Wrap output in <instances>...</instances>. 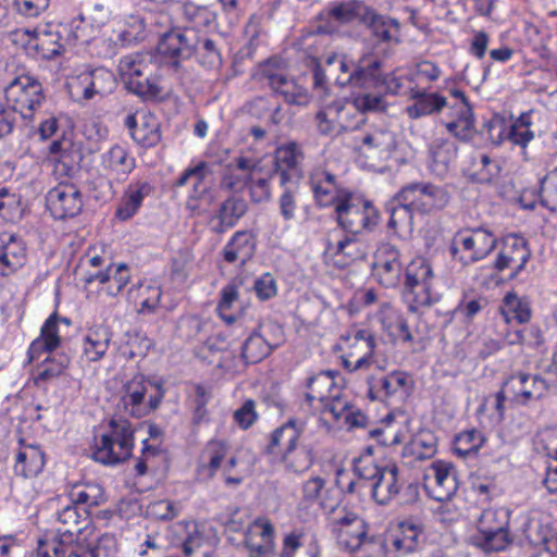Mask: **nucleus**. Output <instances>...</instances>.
<instances>
[{"label":"nucleus","mask_w":557,"mask_h":557,"mask_svg":"<svg viewBox=\"0 0 557 557\" xmlns=\"http://www.w3.org/2000/svg\"><path fill=\"white\" fill-rule=\"evenodd\" d=\"M450 95L455 102L449 104L444 96L437 92H428L425 89L417 87L409 98L413 100V103L406 108V112L411 119H420L438 113L443 108L448 107L450 120L445 122L446 129L457 139L469 141L475 134L472 107L463 91L451 89Z\"/></svg>","instance_id":"f257e3e1"},{"label":"nucleus","mask_w":557,"mask_h":557,"mask_svg":"<svg viewBox=\"0 0 557 557\" xmlns=\"http://www.w3.org/2000/svg\"><path fill=\"white\" fill-rule=\"evenodd\" d=\"M134 448L135 428L132 422L113 416L95 429L90 456L100 465L117 466L131 459Z\"/></svg>","instance_id":"f03ea898"},{"label":"nucleus","mask_w":557,"mask_h":557,"mask_svg":"<svg viewBox=\"0 0 557 557\" xmlns=\"http://www.w3.org/2000/svg\"><path fill=\"white\" fill-rule=\"evenodd\" d=\"M158 51L177 74L182 69V62L194 55L198 63L206 69H219L222 65V54L212 39L200 40L196 35L189 37L186 32L178 28H173L162 35Z\"/></svg>","instance_id":"7ed1b4c3"},{"label":"nucleus","mask_w":557,"mask_h":557,"mask_svg":"<svg viewBox=\"0 0 557 557\" xmlns=\"http://www.w3.org/2000/svg\"><path fill=\"white\" fill-rule=\"evenodd\" d=\"M232 443L226 438L213 437L206 442L196 462V476L199 481L212 480L222 470L225 486H238L242 475H233L238 466V457L233 453Z\"/></svg>","instance_id":"20e7f679"},{"label":"nucleus","mask_w":557,"mask_h":557,"mask_svg":"<svg viewBox=\"0 0 557 557\" xmlns=\"http://www.w3.org/2000/svg\"><path fill=\"white\" fill-rule=\"evenodd\" d=\"M338 507L339 493L334 487H327L323 478L311 476L302 483L296 511L304 523L313 527L318 523L320 511L332 516Z\"/></svg>","instance_id":"39448f33"},{"label":"nucleus","mask_w":557,"mask_h":557,"mask_svg":"<svg viewBox=\"0 0 557 557\" xmlns=\"http://www.w3.org/2000/svg\"><path fill=\"white\" fill-rule=\"evenodd\" d=\"M329 528L338 546L349 553L371 545L375 536L369 533V524L358 513L347 507H338L329 517Z\"/></svg>","instance_id":"423d86ee"},{"label":"nucleus","mask_w":557,"mask_h":557,"mask_svg":"<svg viewBox=\"0 0 557 557\" xmlns=\"http://www.w3.org/2000/svg\"><path fill=\"white\" fill-rule=\"evenodd\" d=\"M150 66L140 54H128L119 62V72L126 88L144 100H164L160 76L149 72Z\"/></svg>","instance_id":"0eeeda50"},{"label":"nucleus","mask_w":557,"mask_h":557,"mask_svg":"<svg viewBox=\"0 0 557 557\" xmlns=\"http://www.w3.org/2000/svg\"><path fill=\"white\" fill-rule=\"evenodd\" d=\"M150 66L140 54H128L119 62V72L126 88L144 100H164L160 76L149 72Z\"/></svg>","instance_id":"6e6552de"},{"label":"nucleus","mask_w":557,"mask_h":557,"mask_svg":"<svg viewBox=\"0 0 557 557\" xmlns=\"http://www.w3.org/2000/svg\"><path fill=\"white\" fill-rule=\"evenodd\" d=\"M5 106L24 119H33L46 100L41 83L29 74L15 76L3 89Z\"/></svg>","instance_id":"1a4fd4ad"},{"label":"nucleus","mask_w":557,"mask_h":557,"mask_svg":"<svg viewBox=\"0 0 557 557\" xmlns=\"http://www.w3.org/2000/svg\"><path fill=\"white\" fill-rule=\"evenodd\" d=\"M304 389L308 406L313 407L318 401L325 413L343 409L341 399L344 397V384L339 372L329 370L312 373L306 379Z\"/></svg>","instance_id":"9d476101"},{"label":"nucleus","mask_w":557,"mask_h":557,"mask_svg":"<svg viewBox=\"0 0 557 557\" xmlns=\"http://www.w3.org/2000/svg\"><path fill=\"white\" fill-rule=\"evenodd\" d=\"M369 253L368 245L356 234L333 231L325 240L323 260L327 267L344 270Z\"/></svg>","instance_id":"9b49d317"},{"label":"nucleus","mask_w":557,"mask_h":557,"mask_svg":"<svg viewBox=\"0 0 557 557\" xmlns=\"http://www.w3.org/2000/svg\"><path fill=\"white\" fill-rule=\"evenodd\" d=\"M497 237L484 228L458 232L449 246L451 258L462 265L476 262L487 257L496 247Z\"/></svg>","instance_id":"f8f14e48"},{"label":"nucleus","mask_w":557,"mask_h":557,"mask_svg":"<svg viewBox=\"0 0 557 557\" xmlns=\"http://www.w3.org/2000/svg\"><path fill=\"white\" fill-rule=\"evenodd\" d=\"M336 221L347 233L359 234L371 230L380 219V213L373 203L363 195L352 190L348 200L336 207Z\"/></svg>","instance_id":"ddd939ff"},{"label":"nucleus","mask_w":557,"mask_h":557,"mask_svg":"<svg viewBox=\"0 0 557 557\" xmlns=\"http://www.w3.org/2000/svg\"><path fill=\"white\" fill-rule=\"evenodd\" d=\"M433 271L423 258L413 259L406 268L404 297L410 310L429 307L437 300L432 292Z\"/></svg>","instance_id":"4468645a"},{"label":"nucleus","mask_w":557,"mask_h":557,"mask_svg":"<svg viewBox=\"0 0 557 557\" xmlns=\"http://www.w3.org/2000/svg\"><path fill=\"white\" fill-rule=\"evenodd\" d=\"M150 383L141 374L134 375L121 389L117 407L133 418H144L161 404L164 392L159 388L154 395L147 398Z\"/></svg>","instance_id":"2eb2a0df"},{"label":"nucleus","mask_w":557,"mask_h":557,"mask_svg":"<svg viewBox=\"0 0 557 557\" xmlns=\"http://www.w3.org/2000/svg\"><path fill=\"white\" fill-rule=\"evenodd\" d=\"M285 341L284 329L274 321H265L258 325L245 339L240 356L245 363L255 364L271 355Z\"/></svg>","instance_id":"dca6fc26"},{"label":"nucleus","mask_w":557,"mask_h":557,"mask_svg":"<svg viewBox=\"0 0 557 557\" xmlns=\"http://www.w3.org/2000/svg\"><path fill=\"white\" fill-rule=\"evenodd\" d=\"M504 383L509 401L515 406H529L543 399L549 391L554 392V380L523 371L512 373Z\"/></svg>","instance_id":"f3484780"},{"label":"nucleus","mask_w":557,"mask_h":557,"mask_svg":"<svg viewBox=\"0 0 557 557\" xmlns=\"http://www.w3.org/2000/svg\"><path fill=\"white\" fill-rule=\"evenodd\" d=\"M337 347L342 351L344 368L355 371L372 363L375 338L367 330H349L339 337Z\"/></svg>","instance_id":"a211bd4d"},{"label":"nucleus","mask_w":557,"mask_h":557,"mask_svg":"<svg viewBox=\"0 0 557 557\" xmlns=\"http://www.w3.org/2000/svg\"><path fill=\"white\" fill-rule=\"evenodd\" d=\"M313 200L319 208H334L348 200L354 190L337 181L336 175L324 168L312 169L308 181Z\"/></svg>","instance_id":"6ab92c4d"},{"label":"nucleus","mask_w":557,"mask_h":557,"mask_svg":"<svg viewBox=\"0 0 557 557\" xmlns=\"http://www.w3.org/2000/svg\"><path fill=\"white\" fill-rule=\"evenodd\" d=\"M46 207L55 220L75 218L84 207L83 194L69 178L59 180L46 194Z\"/></svg>","instance_id":"aec40b11"},{"label":"nucleus","mask_w":557,"mask_h":557,"mask_svg":"<svg viewBox=\"0 0 557 557\" xmlns=\"http://www.w3.org/2000/svg\"><path fill=\"white\" fill-rule=\"evenodd\" d=\"M399 201H406L416 212L431 213L445 208L449 201V195L443 186L434 184H412L403 188L398 195Z\"/></svg>","instance_id":"412c9836"},{"label":"nucleus","mask_w":557,"mask_h":557,"mask_svg":"<svg viewBox=\"0 0 557 557\" xmlns=\"http://www.w3.org/2000/svg\"><path fill=\"white\" fill-rule=\"evenodd\" d=\"M131 277V269L125 262H110L104 269L86 271L82 280L86 285L97 282L100 285L99 294L116 298L129 284Z\"/></svg>","instance_id":"4be33fe9"},{"label":"nucleus","mask_w":557,"mask_h":557,"mask_svg":"<svg viewBox=\"0 0 557 557\" xmlns=\"http://www.w3.org/2000/svg\"><path fill=\"white\" fill-rule=\"evenodd\" d=\"M244 546L249 557H273L275 548V528L267 516L257 517L247 527Z\"/></svg>","instance_id":"5701e85b"},{"label":"nucleus","mask_w":557,"mask_h":557,"mask_svg":"<svg viewBox=\"0 0 557 557\" xmlns=\"http://www.w3.org/2000/svg\"><path fill=\"white\" fill-rule=\"evenodd\" d=\"M17 449L13 458V473L23 480L38 478L47 465V454L41 445L27 443L21 437L17 441Z\"/></svg>","instance_id":"b1692460"},{"label":"nucleus","mask_w":557,"mask_h":557,"mask_svg":"<svg viewBox=\"0 0 557 557\" xmlns=\"http://www.w3.org/2000/svg\"><path fill=\"white\" fill-rule=\"evenodd\" d=\"M124 125L133 141L145 150L157 147L162 140L161 123L158 116L149 111L128 114Z\"/></svg>","instance_id":"393cba45"},{"label":"nucleus","mask_w":557,"mask_h":557,"mask_svg":"<svg viewBox=\"0 0 557 557\" xmlns=\"http://www.w3.org/2000/svg\"><path fill=\"white\" fill-rule=\"evenodd\" d=\"M305 432V422L297 418H289L275 428L268 436V443L262 447V455L271 463L278 455L294 447L300 442Z\"/></svg>","instance_id":"a878e982"},{"label":"nucleus","mask_w":557,"mask_h":557,"mask_svg":"<svg viewBox=\"0 0 557 557\" xmlns=\"http://www.w3.org/2000/svg\"><path fill=\"white\" fill-rule=\"evenodd\" d=\"M458 488L454 468L444 461L433 462L424 474V490L428 495L437 500L446 502Z\"/></svg>","instance_id":"bb28decb"},{"label":"nucleus","mask_w":557,"mask_h":557,"mask_svg":"<svg viewBox=\"0 0 557 557\" xmlns=\"http://www.w3.org/2000/svg\"><path fill=\"white\" fill-rule=\"evenodd\" d=\"M304 153L297 143L281 145L274 152L273 175L278 177L280 186L297 184L302 176Z\"/></svg>","instance_id":"cd10ccee"},{"label":"nucleus","mask_w":557,"mask_h":557,"mask_svg":"<svg viewBox=\"0 0 557 557\" xmlns=\"http://www.w3.org/2000/svg\"><path fill=\"white\" fill-rule=\"evenodd\" d=\"M136 164L127 144H113L100 156V168L104 175L119 183L128 178Z\"/></svg>","instance_id":"c85d7f7f"},{"label":"nucleus","mask_w":557,"mask_h":557,"mask_svg":"<svg viewBox=\"0 0 557 557\" xmlns=\"http://www.w3.org/2000/svg\"><path fill=\"white\" fill-rule=\"evenodd\" d=\"M81 156L74 141L64 135L51 141L48 147L47 161L52 165L57 180L71 178Z\"/></svg>","instance_id":"c756f323"},{"label":"nucleus","mask_w":557,"mask_h":557,"mask_svg":"<svg viewBox=\"0 0 557 557\" xmlns=\"http://www.w3.org/2000/svg\"><path fill=\"white\" fill-rule=\"evenodd\" d=\"M336 84L350 85L364 90L383 89V66L379 59L362 57L347 77H336Z\"/></svg>","instance_id":"7c9ffc66"},{"label":"nucleus","mask_w":557,"mask_h":557,"mask_svg":"<svg viewBox=\"0 0 557 557\" xmlns=\"http://www.w3.org/2000/svg\"><path fill=\"white\" fill-rule=\"evenodd\" d=\"M27 247L24 239L14 233H0V276L8 277L24 267Z\"/></svg>","instance_id":"2f4dec72"},{"label":"nucleus","mask_w":557,"mask_h":557,"mask_svg":"<svg viewBox=\"0 0 557 557\" xmlns=\"http://www.w3.org/2000/svg\"><path fill=\"white\" fill-rule=\"evenodd\" d=\"M530 258V250L525 242L517 236H508L495 261L498 271L509 270V276H517Z\"/></svg>","instance_id":"473e14b6"},{"label":"nucleus","mask_w":557,"mask_h":557,"mask_svg":"<svg viewBox=\"0 0 557 557\" xmlns=\"http://www.w3.org/2000/svg\"><path fill=\"white\" fill-rule=\"evenodd\" d=\"M257 238L251 231H236L221 251V257L227 264L245 265L255 255Z\"/></svg>","instance_id":"72a5a7b5"},{"label":"nucleus","mask_w":557,"mask_h":557,"mask_svg":"<svg viewBox=\"0 0 557 557\" xmlns=\"http://www.w3.org/2000/svg\"><path fill=\"white\" fill-rule=\"evenodd\" d=\"M64 39L58 25L48 24L45 28H36L27 41V47L40 59L50 60L64 51Z\"/></svg>","instance_id":"f704fd0d"},{"label":"nucleus","mask_w":557,"mask_h":557,"mask_svg":"<svg viewBox=\"0 0 557 557\" xmlns=\"http://www.w3.org/2000/svg\"><path fill=\"white\" fill-rule=\"evenodd\" d=\"M111 337V332L106 326L89 327L81 337V360L86 363L101 360L109 349Z\"/></svg>","instance_id":"c9c22d12"},{"label":"nucleus","mask_w":557,"mask_h":557,"mask_svg":"<svg viewBox=\"0 0 557 557\" xmlns=\"http://www.w3.org/2000/svg\"><path fill=\"white\" fill-rule=\"evenodd\" d=\"M329 14L342 24L351 23L358 20L373 28L374 33H377L375 27L377 22L381 20V16L376 14L373 9L359 0H349L338 3L330 9Z\"/></svg>","instance_id":"e433bc0d"},{"label":"nucleus","mask_w":557,"mask_h":557,"mask_svg":"<svg viewBox=\"0 0 557 557\" xmlns=\"http://www.w3.org/2000/svg\"><path fill=\"white\" fill-rule=\"evenodd\" d=\"M152 191L153 186L148 181L137 180L131 182L115 210V218L120 221L132 219L143 206L144 199L150 196Z\"/></svg>","instance_id":"4c0bfd02"},{"label":"nucleus","mask_w":557,"mask_h":557,"mask_svg":"<svg viewBox=\"0 0 557 557\" xmlns=\"http://www.w3.org/2000/svg\"><path fill=\"white\" fill-rule=\"evenodd\" d=\"M57 521L61 525L57 529L55 534L71 545L79 540V535L89 523L87 511L82 512L74 504L66 505L57 511Z\"/></svg>","instance_id":"58836bf2"},{"label":"nucleus","mask_w":557,"mask_h":557,"mask_svg":"<svg viewBox=\"0 0 557 557\" xmlns=\"http://www.w3.org/2000/svg\"><path fill=\"white\" fill-rule=\"evenodd\" d=\"M386 471H388L392 482L387 486L388 495L387 499H385V505L400 507L413 505L419 498L418 485L401 478L395 465L391 468L385 467Z\"/></svg>","instance_id":"ea45409f"},{"label":"nucleus","mask_w":557,"mask_h":557,"mask_svg":"<svg viewBox=\"0 0 557 557\" xmlns=\"http://www.w3.org/2000/svg\"><path fill=\"white\" fill-rule=\"evenodd\" d=\"M422 530L412 520H398L389 524L391 544L399 555L413 553L419 545Z\"/></svg>","instance_id":"a19ab883"},{"label":"nucleus","mask_w":557,"mask_h":557,"mask_svg":"<svg viewBox=\"0 0 557 557\" xmlns=\"http://www.w3.org/2000/svg\"><path fill=\"white\" fill-rule=\"evenodd\" d=\"M457 146L447 138H435L429 146V168L436 176H445L457 159Z\"/></svg>","instance_id":"79ce46f5"},{"label":"nucleus","mask_w":557,"mask_h":557,"mask_svg":"<svg viewBox=\"0 0 557 557\" xmlns=\"http://www.w3.org/2000/svg\"><path fill=\"white\" fill-rule=\"evenodd\" d=\"M314 462L313 449L300 442L285 453L278 455L272 465H281L287 472L304 473Z\"/></svg>","instance_id":"37998d69"},{"label":"nucleus","mask_w":557,"mask_h":557,"mask_svg":"<svg viewBox=\"0 0 557 557\" xmlns=\"http://www.w3.org/2000/svg\"><path fill=\"white\" fill-rule=\"evenodd\" d=\"M127 297L138 307L139 313H152L160 304L162 289L159 285L139 281L127 290Z\"/></svg>","instance_id":"c03bdc74"},{"label":"nucleus","mask_w":557,"mask_h":557,"mask_svg":"<svg viewBox=\"0 0 557 557\" xmlns=\"http://www.w3.org/2000/svg\"><path fill=\"white\" fill-rule=\"evenodd\" d=\"M246 211L247 203L244 199L234 196L228 197L220 205L214 215L218 223L213 226V232L223 234L234 227Z\"/></svg>","instance_id":"a18cd8bd"},{"label":"nucleus","mask_w":557,"mask_h":557,"mask_svg":"<svg viewBox=\"0 0 557 557\" xmlns=\"http://www.w3.org/2000/svg\"><path fill=\"white\" fill-rule=\"evenodd\" d=\"M354 469L358 476L364 480L363 487H368L377 504H383L377 498V491L383 480V468L380 467L371 455H361L354 461Z\"/></svg>","instance_id":"49530a36"},{"label":"nucleus","mask_w":557,"mask_h":557,"mask_svg":"<svg viewBox=\"0 0 557 557\" xmlns=\"http://www.w3.org/2000/svg\"><path fill=\"white\" fill-rule=\"evenodd\" d=\"M263 84L268 85L274 92L282 95L287 103L301 106L308 102L307 91L288 79L285 70L270 76Z\"/></svg>","instance_id":"de8ad7c7"},{"label":"nucleus","mask_w":557,"mask_h":557,"mask_svg":"<svg viewBox=\"0 0 557 557\" xmlns=\"http://www.w3.org/2000/svg\"><path fill=\"white\" fill-rule=\"evenodd\" d=\"M69 498L77 507L78 505L96 507L106 502V494L98 483L81 482L71 487Z\"/></svg>","instance_id":"09e8293b"},{"label":"nucleus","mask_w":557,"mask_h":557,"mask_svg":"<svg viewBox=\"0 0 557 557\" xmlns=\"http://www.w3.org/2000/svg\"><path fill=\"white\" fill-rule=\"evenodd\" d=\"M58 29L65 45L87 44L90 39L91 26L82 14L67 22L59 23Z\"/></svg>","instance_id":"8fccbe9b"},{"label":"nucleus","mask_w":557,"mask_h":557,"mask_svg":"<svg viewBox=\"0 0 557 557\" xmlns=\"http://www.w3.org/2000/svg\"><path fill=\"white\" fill-rule=\"evenodd\" d=\"M506 323L516 320L518 323H527L531 319V308L527 299L519 298L515 293H507L499 308Z\"/></svg>","instance_id":"3c124183"},{"label":"nucleus","mask_w":557,"mask_h":557,"mask_svg":"<svg viewBox=\"0 0 557 557\" xmlns=\"http://www.w3.org/2000/svg\"><path fill=\"white\" fill-rule=\"evenodd\" d=\"M341 406L343 409L329 412L334 424L339 428H347L348 430L367 425L368 417L360 409L352 406L345 397L341 399Z\"/></svg>","instance_id":"603ef678"},{"label":"nucleus","mask_w":557,"mask_h":557,"mask_svg":"<svg viewBox=\"0 0 557 557\" xmlns=\"http://www.w3.org/2000/svg\"><path fill=\"white\" fill-rule=\"evenodd\" d=\"M182 15L184 21L193 29L210 27L215 21V12L207 5H199L187 1L182 5Z\"/></svg>","instance_id":"864d4df0"},{"label":"nucleus","mask_w":557,"mask_h":557,"mask_svg":"<svg viewBox=\"0 0 557 557\" xmlns=\"http://www.w3.org/2000/svg\"><path fill=\"white\" fill-rule=\"evenodd\" d=\"M331 106L336 113L342 134L359 127L362 122L361 113L354 101H349L347 99H335L331 102Z\"/></svg>","instance_id":"5fc2aeb1"},{"label":"nucleus","mask_w":557,"mask_h":557,"mask_svg":"<svg viewBox=\"0 0 557 557\" xmlns=\"http://www.w3.org/2000/svg\"><path fill=\"white\" fill-rule=\"evenodd\" d=\"M69 366V358L65 355L47 357L37 367L34 384L39 386L59 377Z\"/></svg>","instance_id":"6e6d98bb"},{"label":"nucleus","mask_w":557,"mask_h":557,"mask_svg":"<svg viewBox=\"0 0 557 557\" xmlns=\"http://www.w3.org/2000/svg\"><path fill=\"white\" fill-rule=\"evenodd\" d=\"M484 442L485 437L480 431L475 429L467 430L455 436L454 451L461 458H468L476 455Z\"/></svg>","instance_id":"4d7b16f0"},{"label":"nucleus","mask_w":557,"mask_h":557,"mask_svg":"<svg viewBox=\"0 0 557 557\" xmlns=\"http://www.w3.org/2000/svg\"><path fill=\"white\" fill-rule=\"evenodd\" d=\"M71 544L58 534L37 540V545L32 553L34 557H65Z\"/></svg>","instance_id":"13d9d810"},{"label":"nucleus","mask_w":557,"mask_h":557,"mask_svg":"<svg viewBox=\"0 0 557 557\" xmlns=\"http://www.w3.org/2000/svg\"><path fill=\"white\" fill-rule=\"evenodd\" d=\"M146 36V25L137 16H131L128 21L116 30V42L122 47H129L143 41Z\"/></svg>","instance_id":"bf43d9fd"},{"label":"nucleus","mask_w":557,"mask_h":557,"mask_svg":"<svg viewBox=\"0 0 557 557\" xmlns=\"http://www.w3.org/2000/svg\"><path fill=\"white\" fill-rule=\"evenodd\" d=\"M21 196L0 182V218L5 221H15L22 216Z\"/></svg>","instance_id":"052dcab7"},{"label":"nucleus","mask_w":557,"mask_h":557,"mask_svg":"<svg viewBox=\"0 0 557 557\" xmlns=\"http://www.w3.org/2000/svg\"><path fill=\"white\" fill-rule=\"evenodd\" d=\"M86 73L89 78V86H91L92 98L96 95L103 97L115 89L116 81L111 71L98 67L92 71H87Z\"/></svg>","instance_id":"680f3d73"},{"label":"nucleus","mask_w":557,"mask_h":557,"mask_svg":"<svg viewBox=\"0 0 557 557\" xmlns=\"http://www.w3.org/2000/svg\"><path fill=\"white\" fill-rule=\"evenodd\" d=\"M417 87L409 72L396 71L385 76V92L410 98Z\"/></svg>","instance_id":"e2e57ef3"},{"label":"nucleus","mask_w":557,"mask_h":557,"mask_svg":"<svg viewBox=\"0 0 557 557\" xmlns=\"http://www.w3.org/2000/svg\"><path fill=\"white\" fill-rule=\"evenodd\" d=\"M318 132L322 136L337 137L342 134L336 113L331 103L322 107L315 114Z\"/></svg>","instance_id":"0e129e2a"},{"label":"nucleus","mask_w":557,"mask_h":557,"mask_svg":"<svg viewBox=\"0 0 557 557\" xmlns=\"http://www.w3.org/2000/svg\"><path fill=\"white\" fill-rule=\"evenodd\" d=\"M238 285L234 282L226 284L220 292V299L216 306L219 317L227 324L235 321V315L230 311L238 300Z\"/></svg>","instance_id":"69168bd1"},{"label":"nucleus","mask_w":557,"mask_h":557,"mask_svg":"<svg viewBox=\"0 0 557 557\" xmlns=\"http://www.w3.org/2000/svg\"><path fill=\"white\" fill-rule=\"evenodd\" d=\"M508 520V513L504 509H485L478 521V530L480 534H491V531H495L498 525L505 530Z\"/></svg>","instance_id":"338daca9"},{"label":"nucleus","mask_w":557,"mask_h":557,"mask_svg":"<svg viewBox=\"0 0 557 557\" xmlns=\"http://www.w3.org/2000/svg\"><path fill=\"white\" fill-rule=\"evenodd\" d=\"M540 198L543 207L557 210V169L550 171L541 181Z\"/></svg>","instance_id":"774afa93"}]
</instances>
